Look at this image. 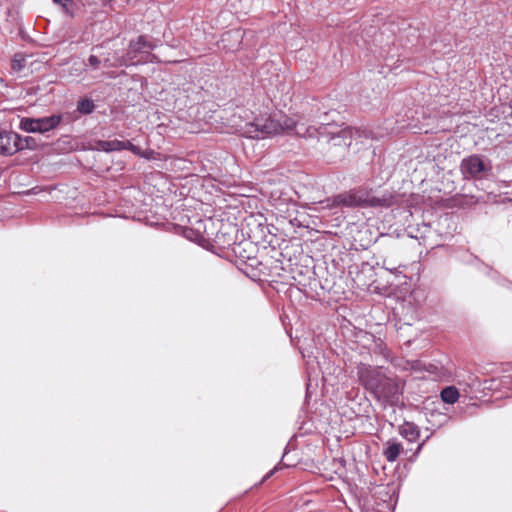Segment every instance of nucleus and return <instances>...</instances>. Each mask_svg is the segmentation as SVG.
<instances>
[{"label":"nucleus","mask_w":512,"mask_h":512,"mask_svg":"<svg viewBox=\"0 0 512 512\" xmlns=\"http://www.w3.org/2000/svg\"><path fill=\"white\" fill-rule=\"evenodd\" d=\"M155 47L156 43L153 40L147 36H139L136 41L130 42L126 58L122 56H107L104 58V66L114 67L127 64L128 62L136 64L141 61H147L150 51Z\"/></svg>","instance_id":"nucleus-2"},{"label":"nucleus","mask_w":512,"mask_h":512,"mask_svg":"<svg viewBox=\"0 0 512 512\" xmlns=\"http://www.w3.org/2000/svg\"><path fill=\"white\" fill-rule=\"evenodd\" d=\"M27 145V139L23 142L17 133L0 131V154L13 155Z\"/></svg>","instance_id":"nucleus-6"},{"label":"nucleus","mask_w":512,"mask_h":512,"mask_svg":"<svg viewBox=\"0 0 512 512\" xmlns=\"http://www.w3.org/2000/svg\"><path fill=\"white\" fill-rule=\"evenodd\" d=\"M400 433L403 437H405L410 442L415 441L419 437V431H418L417 427L410 423H406L403 426Z\"/></svg>","instance_id":"nucleus-12"},{"label":"nucleus","mask_w":512,"mask_h":512,"mask_svg":"<svg viewBox=\"0 0 512 512\" xmlns=\"http://www.w3.org/2000/svg\"><path fill=\"white\" fill-rule=\"evenodd\" d=\"M398 391L399 387L395 381L385 376V381H380L379 389L375 396L379 399H390L393 398Z\"/></svg>","instance_id":"nucleus-8"},{"label":"nucleus","mask_w":512,"mask_h":512,"mask_svg":"<svg viewBox=\"0 0 512 512\" xmlns=\"http://www.w3.org/2000/svg\"><path fill=\"white\" fill-rule=\"evenodd\" d=\"M26 58L22 54H15L14 58L12 59V69L15 71H20L24 65H25Z\"/></svg>","instance_id":"nucleus-15"},{"label":"nucleus","mask_w":512,"mask_h":512,"mask_svg":"<svg viewBox=\"0 0 512 512\" xmlns=\"http://www.w3.org/2000/svg\"><path fill=\"white\" fill-rule=\"evenodd\" d=\"M77 109L83 114H89L94 110V103L90 99H82L78 102Z\"/></svg>","instance_id":"nucleus-14"},{"label":"nucleus","mask_w":512,"mask_h":512,"mask_svg":"<svg viewBox=\"0 0 512 512\" xmlns=\"http://www.w3.org/2000/svg\"><path fill=\"white\" fill-rule=\"evenodd\" d=\"M274 473V470L270 471V473L267 475V477H269L270 475H272Z\"/></svg>","instance_id":"nucleus-21"},{"label":"nucleus","mask_w":512,"mask_h":512,"mask_svg":"<svg viewBox=\"0 0 512 512\" xmlns=\"http://www.w3.org/2000/svg\"><path fill=\"white\" fill-rule=\"evenodd\" d=\"M403 447L400 443L395 441H388L383 454L387 461L394 462L399 454L402 452Z\"/></svg>","instance_id":"nucleus-10"},{"label":"nucleus","mask_w":512,"mask_h":512,"mask_svg":"<svg viewBox=\"0 0 512 512\" xmlns=\"http://www.w3.org/2000/svg\"><path fill=\"white\" fill-rule=\"evenodd\" d=\"M60 121L61 117L57 115L37 119L23 118L20 121V128L27 132L45 133L57 127Z\"/></svg>","instance_id":"nucleus-4"},{"label":"nucleus","mask_w":512,"mask_h":512,"mask_svg":"<svg viewBox=\"0 0 512 512\" xmlns=\"http://www.w3.org/2000/svg\"><path fill=\"white\" fill-rule=\"evenodd\" d=\"M398 391L399 387L395 381L385 376V381H380L379 389L375 396L379 399H390L393 398Z\"/></svg>","instance_id":"nucleus-9"},{"label":"nucleus","mask_w":512,"mask_h":512,"mask_svg":"<svg viewBox=\"0 0 512 512\" xmlns=\"http://www.w3.org/2000/svg\"><path fill=\"white\" fill-rule=\"evenodd\" d=\"M337 203L347 207H377L389 206L390 199L385 197H376L365 193H346L338 195L336 198Z\"/></svg>","instance_id":"nucleus-3"},{"label":"nucleus","mask_w":512,"mask_h":512,"mask_svg":"<svg viewBox=\"0 0 512 512\" xmlns=\"http://www.w3.org/2000/svg\"><path fill=\"white\" fill-rule=\"evenodd\" d=\"M154 154H155V152H154V151H152V150H149V151H142V153H141L140 157H143V158H145V159L150 160V159H154Z\"/></svg>","instance_id":"nucleus-18"},{"label":"nucleus","mask_w":512,"mask_h":512,"mask_svg":"<svg viewBox=\"0 0 512 512\" xmlns=\"http://www.w3.org/2000/svg\"><path fill=\"white\" fill-rule=\"evenodd\" d=\"M101 60L96 55H90L88 58V65L93 69H98L100 66Z\"/></svg>","instance_id":"nucleus-16"},{"label":"nucleus","mask_w":512,"mask_h":512,"mask_svg":"<svg viewBox=\"0 0 512 512\" xmlns=\"http://www.w3.org/2000/svg\"><path fill=\"white\" fill-rule=\"evenodd\" d=\"M130 151L132 153H134L135 155L140 156L143 150L140 147L133 145V146H131Z\"/></svg>","instance_id":"nucleus-19"},{"label":"nucleus","mask_w":512,"mask_h":512,"mask_svg":"<svg viewBox=\"0 0 512 512\" xmlns=\"http://www.w3.org/2000/svg\"><path fill=\"white\" fill-rule=\"evenodd\" d=\"M358 377L362 385L376 395L380 381H385V375L376 368L362 365L358 368Z\"/></svg>","instance_id":"nucleus-5"},{"label":"nucleus","mask_w":512,"mask_h":512,"mask_svg":"<svg viewBox=\"0 0 512 512\" xmlns=\"http://www.w3.org/2000/svg\"><path fill=\"white\" fill-rule=\"evenodd\" d=\"M121 144H122L121 150H123V149L130 150L131 146H133V144L130 141H121Z\"/></svg>","instance_id":"nucleus-20"},{"label":"nucleus","mask_w":512,"mask_h":512,"mask_svg":"<svg viewBox=\"0 0 512 512\" xmlns=\"http://www.w3.org/2000/svg\"><path fill=\"white\" fill-rule=\"evenodd\" d=\"M54 3L61 5L63 11L65 13H69V8L67 4L71 2V0H52Z\"/></svg>","instance_id":"nucleus-17"},{"label":"nucleus","mask_w":512,"mask_h":512,"mask_svg":"<svg viewBox=\"0 0 512 512\" xmlns=\"http://www.w3.org/2000/svg\"><path fill=\"white\" fill-rule=\"evenodd\" d=\"M486 169L485 163L479 156H470L461 163V170L466 176H478Z\"/></svg>","instance_id":"nucleus-7"},{"label":"nucleus","mask_w":512,"mask_h":512,"mask_svg":"<svg viewBox=\"0 0 512 512\" xmlns=\"http://www.w3.org/2000/svg\"><path fill=\"white\" fill-rule=\"evenodd\" d=\"M239 132L248 138H265L282 132L295 131V133L307 138H327L335 146L349 147L353 140L360 138V131L355 128H338L331 125L326 119L317 125H307L300 120L295 121L281 113L263 114L257 116L251 122L239 124Z\"/></svg>","instance_id":"nucleus-1"},{"label":"nucleus","mask_w":512,"mask_h":512,"mask_svg":"<svg viewBox=\"0 0 512 512\" xmlns=\"http://www.w3.org/2000/svg\"><path fill=\"white\" fill-rule=\"evenodd\" d=\"M98 146L101 150L105 152H112L121 150V141L119 140H110V141H100Z\"/></svg>","instance_id":"nucleus-13"},{"label":"nucleus","mask_w":512,"mask_h":512,"mask_svg":"<svg viewBox=\"0 0 512 512\" xmlns=\"http://www.w3.org/2000/svg\"><path fill=\"white\" fill-rule=\"evenodd\" d=\"M441 398L445 403L454 404L459 398V392L453 386L446 387L441 392Z\"/></svg>","instance_id":"nucleus-11"}]
</instances>
